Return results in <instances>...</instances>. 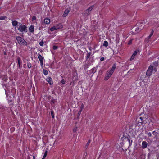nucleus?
<instances>
[{
    "label": "nucleus",
    "mask_w": 159,
    "mask_h": 159,
    "mask_svg": "<svg viewBox=\"0 0 159 159\" xmlns=\"http://www.w3.org/2000/svg\"><path fill=\"white\" fill-rule=\"evenodd\" d=\"M157 66V63L154 62L153 64H151L148 69L146 75L148 76L151 75L152 72L156 71V67Z\"/></svg>",
    "instance_id": "nucleus-1"
},
{
    "label": "nucleus",
    "mask_w": 159,
    "mask_h": 159,
    "mask_svg": "<svg viewBox=\"0 0 159 159\" xmlns=\"http://www.w3.org/2000/svg\"><path fill=\"white\" fill-rule=\"evenodd\" d=\"M16 39L19 44L20 45H27V42L21 37L20 36H17L16 37Z\"/></svg>",
    "instance_id": "nucleus-2"
},
{
    "label": "nucleus",
    "mask_w": 159,
    "mask_h": 159,
    "mask_svg": "<svg viewBox=\"0 0 159 159\" xmlns=\"http://www.w3.org/2000/svg\"><path fill=\"white\" fill-rule=\"evenodd\" d=\"M18 26V29L20 32H25L27 29L26 26L25 25L21 24L20 23H19Z\"/></svg>",
    "instance_id": "nucleus-3"
},
{
    "label": "nucleus",
    "mask_w": 159,
    "mask_h": 159,
    "mask_svg": "<svg viewBox=\"0 0 159 159\" xmlns=\"http://www.w3.org/2000/svg\"><path fill=\"white\" fill-rule=\"evenodd\" d=\"M114 72L111 70L107 71L104 80H107L111 76Z\"/></svg>",
    "instance_id": "nucleus-4"
},
{
    "label": "nucleus",
    "mask_w": 159,
    "mask_h": 159,
    "mask_svg": "<svg viewBox=\"0 0 159 159\" xmlns=\"http://www.w3.org/2000/svg\"><path fill=\"white\" fill-rule=\"evenodd\" d=\"M94 60L93 57H90L88 61H86L89 66L92 65L94 62Z\"/></svg>",
    "instance_id": "nucleus-5"
},
{
    "label": "nucleus",
    "mask_w": 159,
    "mask_h": 159,
    "mask_svg": "<svg viewBox=\"0 0 159 159\" xmlns=\"http://www.w3.org/2000/svg\"><path fill=\"white\" fill-rule=\"evenodd\" d=\"M93 7V6H91L86 10L85 11V15H88L89 14L90 11L92 10Z\"/></svg>",
    "instance_id": "nucleus-6"
},
{
    "label": "nucleus",
    "mask_w": 159,
    "mask_h": 159,
    "mask_svg": "<svg viewBox=\"0 0 159 159\" xmlns=\"http://www.w3.org/2000/svg\"><path fill=\"white\" fill-rule=\"evenodd\" d=\"M138 120V122L140 123V124H139V125H142V124L144 121V117H140L138 119L137 118V120Z\"/></svg>",
    "instance_id": "nucleus-7"
},
{
    "label": "nucleus",
    "mask_w": 159,
    "mask_h": 159,
    "mask_svg": "<svg viewBox=\"0 0 159 159\" xmlns=\"http://www.w3.org/2000/svg\"><path fill=\"white\" fill-rule=\"evenodd\" d=\"M148 144L146 142L144 141L142 142V147L144 149L147 148V145Z\"/></svg>",
    "instance_id": "nucleus-8"
},
{
    "label": "nucleus",
    "mask_w": 159,
    "mask_h": 159,
    "mask_svg": "<svg viewBox=\"0 0 159 159\" xmlns=\"http://www.w3.org/2000/svg\"><path fill=\"white\" fill-rule=\"evenodd\" d=\"M138 52V51H137L134 52L130 59V60H132L134 59L135 56L137 55Z\"/></svg>",
    "instance_id": "nucleus-9"
},
{
    "label": "nucleus",
    "mask_w": 159,
    "mask_h": 159,
    "mask_svg": "<svg viewBox=\"0 0 159 159\" xmlns=\"http://www.w3.org/2000/svg\"><path fill=\"white\" fill-rule=\"evenodd\" d=\"M55 26L56 27V28L57 30L61 29L63 27V25L61 23H59V24H57Z\"/></svg>",
    "instance_id": "nucleus-10"
},
{
    "label": "nucleus",
    "mask_w": 159,
    "mask_h": 159,
    "mask_svg": "<svg viewBox=\"0 0 159 159\" xmlns=\"http://www.w3.org/2000/svg\"><path fill=\"white\" fill-rule=\"evenodd\" d=\"M46 80L47 81L50 85H52L53 84V82L52 81V79L51 77H48L46 79Z\"/></svg>",
    "instance_id": "nucleus-11"
},
{
    "label": "nucleus",
    "mask_w": 159,
    "mask_h": 159,
    "mask_svg": "<svg viewBox=\"0 0 159 159\" xmlns=\"http://www.w3.org/2000/svg\"><path fill=\"white\" fill-rule=\"evenodd\" d=\"M70 12V10L68 9H66L65 10L64 13L62 15L63 17H66L68 15V13Z\"/></svg>",
    "instance_id": "nucleus-12"
},
{
    "label": "nucleus",
    "mask_w": 159,
    "mask_h": 159,
    "mask_svg": "<svg viewBox=\"0 0 159 159\" xmlns=\"http://www.w3.org/2000/svg\"><path fill=\"white\" fill-rule=\"evenodd\" d=\"M50 20L48 18H46L44 20V23L46 24H48L50 23Z\"/></svg>",
    "instance_id": "nucleus-13"
},
{
    "label": "nucleus",
    "mask_w": 159,
    "mask_h": 159,
    "mask_svg": "<svg viewBox=\"0 0 159 159\" xmlns=\"http://www.w3.org/2000/svg\"><path fill=\"white\" fill-rule=\"evenodd\" d=\"M12 25L13 26H16L18 25V22L16 20H12Z\"/></svg>",
    "instance_id": "nucleus-14"
},
{
    "label": "nucleus",
    "mask_w": 159,
    "mask_h": 159,
    "mask_svg": "<svg viewBox=\"0 0 159 159\" xmlns=\"http://www.w3.org/2000/svg\"><path fill=\"white\" fill-rule=\"evenodd\" d=\"M91 52L88 53L86 54V61H88L89 59L90 58V57L91 56Z\"/></svg>",
    "instance_id": "nucleus-15"
},
{
    "label": "nucleus",
    "mask_w": 159,
    "mask_h": 159,
    "mask_svg": "<svg viewBox=\"0 0 159 159\" xmlns=\"http://www.w3.org/2000/svg\"><path fill=\"white\" fill-rule=\"evenodd\" d=\"M116 67V64H114L113 65L112 67L111 68V69L110 70L114 72Z\"/></svg>",
    "instance_id": "nucleus-16"
},
{
    "label": "nucleus",
    "mask_w": 159,
    "mask_h": 159,
    "mask_svg": "<svg viewBox=\"0 0 159 159\" xmlns=\"http://www.w3.org/2000/svg\"><path fill=\"white\" fill-rule=\"evenodd\" d=\"M30 31L33 32L34 30V27L33 26L31 25L29 28Z\"/></svg>",
    "instance_id": "nucleus-17"
},
{
    "label": "nucleus",
    "mask_w": 159,
    "mask_h": 159,
    "mask_svg": "<svg viewBox=\"0 0 159 159\" xmlns=\"http://www.w3.org/2000/svg\"><path fill=\"white\" fill-rule=\"evenodd\" d=\"M2 79L4 81H6L7 80V75H3L2 77Z\"/></svg>",
    "instance_id": "nucleus-18"
},
{
    "label": "nucleus",
    "mask_w": 159,
    "mask_h": 159,
    "mask_svg": "<svg viewBox=\"0 0 159 159\" xmlns=\"http://www.w3.org/2000/svg\"><path fill=\"white\" fill-rule=\"evenodd\" d=\"M38 58L40 61L43 60V57L40 54H39Z\"/></svg>",
    "instance_id": "nucleus-19"
},
{
    "label": "nucleus",
    "mask_w": 159,
    "mask_h": 159,
    "mask_svg": "<svg viewBox=\"0 0 159 159\" xmlns=\"http://www.w3.org/2000/svg\"><path fill=\"white\" fill-rule=\"evenodd\" d=\"M143 28L141 27H137L135 28V30L137 32H138L139 31H140Z\"/></svg>",
    "instance_id": "nucleus-20"
},
{
    "label": "nucleus",
    "mask_w": 159,
    "mask_h": 159,
    "mask_svg": "<svg viewBox=\"0 0 159 159\" xmlns=\"http://www.w3.org/2000/svg\"><path fill=\"white\" fill-rule=\"evenodd\" d=\"M108 45V42L106 41H105L104 42L103 46L105 47H107Z\"/></svg>",
    "instance_id": "nucleus-21"
},
{
    "label": "nucleus",
    "mask_w": 159,
    "mask_h": 159,
    "mask_svg": "<svg viewBox=\"0 0 159 159\" xmlns=\"http://www.w3.org/2000/svg\"><path fill=\"white\" fill-rule=\"evenodd\" d=\"M84 107V105L83 104H82L81 106L80 107V113H81L83 110V109Z\"/></svg>",
    "instance_id": "nucleus-22"
},
{
    "label": "nucleus",
    "mask_w": 159,
    "mask_h": 159,
    "mask_svg": "<svg viewBox=\"0 0 159 159\" xmlns=\"http://www.w3.org/2000/svg\"><path fill=\"white\" fill-rule=\"evenodd\" d=\"M57 30L56 28V27L55 26H54L53 27H51L50 29V30L52 32L53 31H54L55 30Z\"/></svg>",
    "instance_id": "nucleus-23"
},
{
    "label": "nucleus",
    "mask_w": 159,
    "mask_h": 159,
    "mask_svg": "<svg viewBox=\"0 0 159 159\" xmlns=\"http://www.w3.org/2000/svg\"><path fill=\"white\" fill-rule=\"evenodd\" d=\"M153 33H154L153 30H152L151 31V32L150 33V34L148 36L149 38H151V37L153 35Z\"/></svg>",
    "instance_id": "nucleus-24"
},
{
    "label": "nucleus",
    "mask_w": 159,
    "mask_h": 159,
    "mask_svg": "<svg viewBox=\"0 0 159 159\" xmlns=\"http://www.w3.org/2000/svg\"><path fill=\"white\" fill-rule=\"evenodd\" d=\"M7 18V17L5 16H0V20H5Z\"/></svg>",
    "instance_id": "nucleus-25"
},
{
    "label": "nucleus",
    "mask_w": 159,
    "mask_h": 159,
    "mask_svg": "<svg viewBox=\"0 0 159 159\" xmlns=\"http://www.w3.org/2000/svg\"><path fill=\"white\" fill-rule=\"evenodd\" d=\"M18 60V65H19V66H20V64H21V61H20V58H18L17 59Z\"/></svg>",
    "instance_id": "nucleus-26"
},
{
    "label": "nucleus",
    "mask_w": 159,
    "mask_h": 159,
    "mask_svg": "<svg viewBox=\"0 0 159 159\" xmlns=\"http://www.w3.org/2000/svg\"><path fill=\"white\" fill-rule=\"evenodd\" d=\"M27 67L29 68H30L31 67V64L30 62H28L27 64Z\"/></svg>",
    "instance_id": "nucleus-27"
},
{
    "label": "nucleus",
    "mask_w": 159,
    "mask_h": 159,
    "mask_svg": "<svg viewBox=\"0 0 159 159\" xmlns=\"http://www.w3.org/2000/svg\"><path fill=\"white\" fill-rule=\"evenodd\" d=\"M43 73L44 75H47L48 74V71L46 70H43Z\"/></svg>",
    "instance_id": "nucleus-28"
},
{
    "label": "nucleus",
    "mask_w": 159,
    "mask_h": 159,
    "mask_svg": "<svg viewBox=\"0 0 159 159\" xmlns=\"http://www.w3.org/2000/svg\"><path fill=\"white\" fill-rule=\"evenodd\" d=\"M44 44V42L43 41H41L39 43V44L41 46H42Z\"/></svg>",
    "instance_id": "nucleus-29"
},
{
    "label": "nucleus",
    "mask_w": 159,
    "mask_h": 159,
    "mask_svg": "<svg viewBox=\"0 0 159 159\" xmlns=\"http://www.w3.org/2000/svg\"><path fill=\"white\" fill-rule=\"evenodd\" d=\"M58 48V47L55 45H54L53 47V48L54 50L57 49Z\"/></svg>",
    "instance_id": "nucleus-30"
},
{
    "label": "nucleus",
    "mask_w": 159,
    "mask_h": 159,
    "mask_svg": "<svg viewBox=\"0 0 159 159\" xmlns=\"http://www.w3.org/2000/svg\"><path fill=\"white\" fill-rule=\"evenodd\" d=\"M51 116H52V118H53L54 117V116L53 112L52 111H51Z\"/></svg>",
    "instance_id": "nucleus-31"
},
{
    "label": "nucleus",
    "mask_w": 159,
    "mask_h": 159,
    "mask_svg": "<svg viewBox=\"0 0 159 159\" xmlns=\"http://www.w3.org/2000/svg\"><path fill=\"white\" fill-rule=\"evenodd\" d=\"M47 151H46L44 153V155H43V157H45L47 155Z\"/></svg>",
    "instance_id": "nucleus-32"
},
{
    "label": "nucleus",
    "mask_w": 159,
    "mask_h": 159,
    "mask_svg": "<svg viewBox=\"0 0 159 159\" xmlns=\"http://www.w3.org/2000/svg\"><path fill=\"white\" fill-rule=\"evenodd\" d=\"M40 61V64L41 66H43V60L42 61Z\"/></svg>",
    "instance_id": "nucleus-33"
},
{
    "label": "nucleus",
    "mask_w": 159,
    "mask_h": 159,
    "mask_svg": "<svg viewBox=\"0 0 159 159\" xmlns=\"http://www.w3.org/2000/svg\"><path fill=\"white\" fill-rule=\"evenodd\" d=\"M61 81V83L63 84H65V81L64 80L62 79Z\"/></svg>",
    "instance_id": "nucleus-34"
},
{
    "label": "nucleus",
    "mask_w": 159,
    "mask_h": 159,
    "mask_svg": "<svg viewBox=\"0 0 159 159\" xmlns=\"http://www.w3.org/2000/svg\"><path fill=\"white\" fill-rule=\"evenodd\" d=\"M36 17L35 16H33L32 18V20L33 21L35 20L36 19Z\"/></svg>",
    "instance_id": "nucleus-35"
},
{
    "label": "nucleus",
    "mask_w": 159,
    "mask_h": 159,
    "mask_svg": "<svg viewBox=\"0 0 159 159\" xmlns=\"http://www.w3.org/2000/svg\"><path fill=\"white\" fill-rule=\"evenodd\" d=\"M132 40H131L130 41H129L128 43V44H129V45L131 44L132 43Z\"/></svg>",
    "instance_id": "nucleus-36"
},
{
    "label": "nucleus",
    "mask_w": 159,
    "mask_h": 159,
    "mask_svg": "<svg viewBox=\"0 0 159 159\" xmlns=\"http://www.w3.org/2000/svg\"><path fill=\"white\" fill-rule=\"evenodd\" d=\"M148 135L149 137H151L152 136V134L150 132H149L148 133Z\"/></svg>",
    "instance_id": "nucleus-37"
},
{
    "label": "nucleus",
    "mask_w": 159,
    "mask_h": 159,
    "mask_svg": "<svg viewBox=\"0 0 159 159\" xmlns=\"http://www.w3.org/2000/svg\"><path fill=\"white\" fill-rule=\"evenodd\" d=\"M90 140H89L88 142H87V144H86V146H88L89 145V143H90Z\"/></svg>",
    "instance_id": "nucleus-38"
},
{
    "label": "nucleus",
    "mask_w": 159,
    "mask_h": 159,
    "mask_svg": "<svg viewBox=\"0 0 159 159\" xmlns=\"http://www.w3.org/2000/svg\"><path fill=\"white\" fill-rule=\"evenodd\" d=\"M104 60V58L103 57H101L100 59V60L101 61H103Z\"/></svg>",
    "instance_id": "nucleus-39"
},
{
    "label": "nucleus",
    "mask_w": 159,
    "mask_h": 159,
    "mask_svg": "<svg viewBox=\"0 0 159 159\" xmlns=\"http://www.w3.org/2000/svg\"><path fill=\"white\" fill-rule=\"evenodd\" d=\"M94 70H95V69H92L91 70V71L92 72H93V71H94V72H95V71Z\"/></svg>",
    "instance_id": "nucleus-40"
},
{
    "label": "nucleus",
    "mask_w": 159,
    "mask_h": 159,
    "mask_svg": "<svg viewBox=\"0 0 159 159\" xmlns=\"http://www.w3.org/2000/svg\"><path fill=\"white\" fill-rule=\"evenodd\" d=\"M73 131L74 132H75L76 131V129H73Z\"/></svg>",
    "instance_id": "nucleus-41"
},
{
    "label": "nucleus",
    "mask_w": 159,
    "mask_h": 159,
    "mask_svg": "<svg viewBox=\"0 0 159 159\" xmlns=\"http://www.w3.org/2000/svg\"><path fill=\"white\" fill-rule=\"evenodd\" d=\"M53 100H54L53 99H52L51 100V102H52L53 103H54Z\"/></svg>",
    "instance_id": "nucleus-42"
},
{
    "label": "nucleus",
    "mask_w": 159,
    "mask_h": 159,
    "mask_svg": "<svg viewBox=\"0 0 159 159\" xmlns=\"http://www.w3.org/2000/svg\"><path fill=\"white\" fill-rule=\"evenodd\" d=\"M89 49L90 51H91V48H89Z\"/></svg>",
    "instance_id": "nucleus-43"
},
{
    "label": "nucleus",
    "mask_w": 159,
    "mask_h": 159,
    "mask_svg": "<svg viewBox=\"0 0 159 159\" xmlns=\"http://www.w3.org/2000/svg\"><path fill=\"white\" fill-rule=\"evenodd\" d=\"M33 159H35V156H33Z\"/></svg>",
    "instance_id": "nucleus-44"
},
{
    "label": "nucleus",
    "mask_w": 159,
    "mask_h": 159,
    "mask_svg": "<svg viewBox=\"0 0 159 159\" xmlns=\"http://www.w3.org/2000/svg\"><path fill=\"white\" fill-rule=\"evenodd\" d=\"M80 113H80V111H79V114H80Z\"/></svg>",
    "instance_id": "nucleus-45"
},
{
    "label": "nucleus",
    "mask_w": 159,
    "mask_h": 159,
    "mask_svg": "<svg viewBox=\"0 0 159 159\" xmlns=\"http://www.w3.org/2000/svg\"><path fill=\"white\" fill-rule=\"evenodd\" d=\"M45 158V157H43V158H42V159H44Z\"/></svg>",
    "instance_id": "nucleus-46"
},
{
    "label": "nucleus",
    "mask_w": 159,
    "mask_h": 159,
    "mask_svg": "<svg viewBox=\"0 0 159 159\" xmlns=\"http://www.w3.org/2000/svg\"><path fill=\"white\" fill-rule=\"evenodd\" d=\"M139 23H137V24H138V25H139Z\"/></svg>",
    "instance_id": "nucleus-47"
}]
</instances>
